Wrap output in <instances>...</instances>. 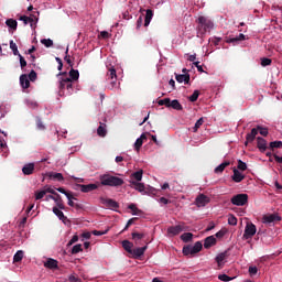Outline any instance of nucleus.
Wrapping results in <instances>:
<instances>
[{
    "mask_svg": "<svg viewBox=\"0 0 282 282\" xmlns=\"http://www.w3.org/2000/svg\"><path fill=\"white\" fill-rule=\"evenodd\" d=\"M101 186H112L118 187L124 184V180L118 176H113L111 174H104L99 177Z\"/></svg>",
    "mask_w": 282,
    "mask_h": 282,
    "instance_id": "obj_1",
    "label": "nucleus"
},
{
    "mask_svg": "<svg viewBox=\"0 0 282 282\" xmlns=\"http://www.w3.org/2000/svg\"><path fill=\"white\" fill-rule=\"evenodd\" d=\"M197 23V36H204L206 32H210L214 28L213 21L208 20L206 17H199Z\"/></svg>",
    "mask_w": 282,
    "mask_h": 282,
    "instance_id": "obj_2",
    "label": "nucleus"
},
{
    "mask_svg": "<svg viewBox=\"0 0 282 282\" xmlns=\"http://www.w3.org/2000/svg\"><path fill=\"white\" fill-rule=\"evenodd\" d=\"M234 206H246L248 204V194H238L230 199Z\"/></svg>",
    "mask_w": 282,
    "mask_h": 282,
    "instance_id": "obj_3",
    "label": "nucleus"
},
{
    "mask_svg": "<svg viewBox=\"0 0 282 282\" xmlns=\"http://www.w3.org/2000/svg\"><path fill=\"white\" fill-rule=\"evenodd\" d=\"M253 235H257V226L252 223H247L243 232V239H252Z\"/></svg>",
    "mask_w": 282,
    "mask_h": 282,
    "instance_id": "obj_4",
    "label": "nucleus"
},
{
    "mask_svg": "<svg viewBox=\"0 0 282 282\" xmlns=\"http://www.w3.org/2000/svg\"><path fill=\"white\" fill-rule=\"evenodd\" d=\"M19 21H23L24 25H28V23H30L31 29L35 30L36 23H39V18L36 15H32V17L21 15L19 18Z\"/></svg>",
    "mask_w": 282,
    "mask_h": 282,
    "instance_id": "obj_5",
    "label": "nucleus"
},
{
    "mask_svg": "<svg viewBox=\"0 0 282 282\" xmlns=\"http://www.w3.org/2000/svg\"><path fill=\"white\" fill-rule=\"evenodd\" d=\"M100 204H102V206H105V208H110V210H116V208L120 207L118 202H116L111 198H106V197L100 198Z\"/></svg>",
    "mask_w": 282,
    "mask_h": 282,
    "instance_id": "obj_6",
    "label": "nucleus"
},
{
    "mask_svg": "<svg viewBox=\"0 0 282 282\" xmlns=\"http://www.w3.org/2000/svg\"><path fill=\"white\" fill-rule=\"evenodd\" d=\"M281 221V216L279 214H267L262 217V224H274Z\"/></svg>",
    "mask_w": 282,
    "mask_h": 282,
    "instance_id": "obj_7",
    "label": "nucleus"
},
{
    "mask_svg": "<svg viewBox=\"0 0 282 282\" xmlns=\"http://www.w3.org/2000/svg\"><path fill=\"white\" fill-rule=\"evenodd\" d=\"M180 232H184V224L183 225L171 226V227L167 228L169 237H176V235H180Z\"/></svg>",
    "mask_w": 282,
    "mask_h": 282,
    "instance_id": "obj_8",
    "label": "nucleus"
},
{
    "mask_svg": "<svg viewBox=\"0 0 282 282\" xmlns=\"http://www.w3.org/2000/svg\"><path fill=\"white\" fill-rule=\"evenodd\" d=\"M130 187L134 188V191H138L142 195H144V193H147V186H144V183L130 181Z\"/></svg>",
    "mask_w": 282,
    "mask_h": 282,
    "instance_id": "obj_9",
    "label": "nucleus"
},
{
    "mask_svg": "<svg viewBox=\"0 0 282 282\" xmlns=\"http://www.w3.org/2000/svg\"><path fill=\"white\" fill-rule=\"evenodd\" d=\"M257 148L259 149L260 153H265V151H268V141L261 137H258Z\"/></svg>",
    "mask_w": 282,
    "mask_h": 282,
    "instance_id": "obj_10",
    "label": "nucleus"
},
{
    "mask_svg": "<svg viewBox=\"0 0 282 282\" xmlns=\"http://www.w3.org/2000/svg\"><path fill=\"white\" fill-rule=\"evenodd\" d=\"M226 259H228V251H224V252L219 253L218 256H216L215 261H216L219 270H221V268H224V261H226Z\"/></svg>",
    "mask_w": 282,
    "mask_h": 282,
    "instance_id": "obj_11",
    "label": "nucleus"
},
{
    "mask_svg": "<svg viewBox=\"0 0 282 282\" xmlns=\"http://www.w3.org/2000/svg\"><path fill=\"white\" fill-rule=\"evenodd\" d=\"M148 248V246H144L132 249V252L130 254H132L134 259H140V257L144 256V252H147Z\"/></svg>",
    "mask_w": 282,
    "mask_h": 282,
    "instance_id": "obj_12",
    "label": "nucleus"
},
{
    "mask_svg": "<svg viewBox=\"0 0 282 282\" xmlns=\"http://www.w3.org/2000/svg\"><path fill=\"white\" fill-rule=\"evenodd\" d=\"M259 135V130L257 128H252L251 132L247 133L246 135V147H248L249 142H254V139Z\"/></svg>",
    "mask_w": 282,
    "mask_h": 282,
    "instance_id": "obj_13",
    "label": "nucleus"
},
{
    "mask_svg": "<svg viewBox=\"0 0 282 282\" xmlns=\"http://www.w3.org/2000/svg\"><path fill=\"white\" fill-rule=\"evenodd\" d=\"M217 245V238L215 236H208L204 240V248L208 250L209 248H213V246Z\"/></svg>",
    "mask_w": 282,
    "mask_h": 282,
    "instance_id": "obj_14",
    "label": "nucleus"
},
{
    "mask_svg": "<svg viewBox=\"0 0 282 282\" xmlns=\"http://www.w3.org/2000/svg\"><path fill=\"white\" fill-rule=\"evenodd\" d=\"M78 188H80L82 193H91V191H96L98 188V185L96 184H77Z\"/></svg>",
    "mask_w": 282,
    "mask_h": 282,
    "instance_id": "obj_15",
    "label": "nucleus"
},
{
    "mask_svg": "<svg viewBox=\"0 0 282 282\" xmlns=\"http://www.w3.org/2000/svg\"><path fill=\"white\" fill-rule=\"evenodd\" d=\"M6 25L9 28V32H17V28H19V22L14 19H7Z\"/></svg>",
    "mask_w": 282,
    "mask_h": 282,
    "instance_id": "obj_16",
    "label": "nucleus"
},
{
    "mask_svg": "<svg viewBox=\"0 0 282 282\" xmlns=\"http://www.w3.org/2000/svg\"><path fill=\"white\" fill-rule=\"evenodd\" d=\"M97 135H99V138L107 137V123L99 122V127L97 128Z\"/></svg>",
    "mask_w": 282,
    "mask_h": 282,
    "instance_id": "obj_17",
    "label": "nucleus"
},
{
    "mask_svg": "<svg viewBox=\"0 0 282 282\" xmlns=\"http://www.w3.org/2000/svg\"><path fill=\"white\" fill-rule=\"evenodd\" d=\"M231 180L239 184V182H243L246 180V176L239 172V170L234 169V175L231 176Z\"/></svg>",
    "mask_w": 282,
    "mask_h": 282,
    "instance_id": "obj_18",
    "label": "nucleus"
},
{
    "mask_svg": "<svg viewBox=\"0 0 282 282\" xmlns=\"http://www.w3.org/2000/svg\"><path fill=\"white\" fill-rule=\"evenodd\" d=\"M208 202H210V198L204 194H200L196 197V206H205L208 204Z\"/></svg>",
    "mask_w": 282,
    "mask_h": 282,
    "instance_id": "obj_19",
    "label": "nucleus"
},
{
    "mask_svg": "<svg viewBox=\"0 0 282 282\" xmlns=\"http://www.w3.org/2000/svg\"><path fill=\"white\" fill-rule=\"evenodd\" d=\"M45 268H48V270H56L58 269V261L48 258L47 261L44 263Z\"/></svg>",
    "mask_w": 282,
    "mask_h": 282,
    "instance_id": "obj_20",
    "label": "nucleus"
},
{
    "mask_svg": "<svg viewBox=\"0 0 282 282\" xmlns=\"http://www.w3.org/2000/svg\"><path fill=\"white\" fill-rule=\"evenodd\" d=\"M142 175H144V171L139 170L131 174L130 180L131 182H142Z\"/></svg>",
    "mask_w": 282,
    "mask_h": 282,
    "instance_id": "obj_21",
    "label": "nucleus"
},
{
    "mask_svg": "<svg viewBox=\"0 0 282 282\" xmlns=\"http://www.w3.org/2000/svg\"><path fill=\"white\" fill-rule=\"evenodd\" d=\"M175 79L177 80V83H185V85H188V83H191V75L189 74L176 75Z\"/></svg>",
    "mask_w": 282,
    "mask_h": 282,
    "instance_id": "obj_22",
    "label": "nucleus"
},
{
    "mask_svg": "<svg viewBox=\"0 0 282 282\" xmlns=\"http://www.w3.org/2000/svg\"><path fill=\"white\" fill-rule=\"evenodd\" d=\"M144 140H147V134L142 133L140 138H138L134 142L135 151H140L142 149V144H144Z\"/></svg>",
    "mask_w": 282,
    "mask_h": 282,
    "instance_id": "obj_23",
    "label": "nucleus"
},
{
    "mask_svg": "<svg viewBox=\"0 0 282 282\" xmlns=\"http://www.w3.org/2000/svg\"><path fill=\"white\" fill-rule=\"evenodd\" d=\"M23 175H32L34 173V163L25 164L22 167Z\"/></svg>",
    "mask_w": 282,
    "mask_h": 282,
    "instance_id": "obj_24",
    "label": "nucleus"
},
{
    "mask_svg": "<svg viewBox=\"0 0 282 282\" xmlns=\"http://www.w3.org/2000/svg\"><path fill=\"white\" fill-rule=\"evenodd\" d=\"M20 85H21L22 89L30 88V79L28 78V75L20 76Z\"/></svg>",
    "mask_w": 282,
    "mask_h": 282,
    "instance_id": "obj_25",
    "label": "nucleus"
},
{
    "mask_svg": "<svg viewBox=\"0 0 282 282\" xmlns=\"http://www.w3.org/2000/svg\"><path fill=\"white\" fill-rule=\"evenodd\" d=\"M153 19V10H145L144 26L149 28L151 20Z\"/></svg>",
    "mask_w": 282,
    "mask_h": 282,
    "instance_id": "obj_26",
    "label": "nucleus"
},
{
    "mask_svg": "<svg viewBox=\"0 0 282 282\" xmlns=\"http://www.w3.org/2000/svg\"><path fill=\"white\" fill-rule=\"evenodd\" d=\"M53 213L54 215H56V217H58V219L61 221H63L65 224V221H67V217L65 216V214L63 213V210H59L58 207H53Z\"/></svg>",
    "mask_w": 282,
    "mask_h": 282,
    "instance_id": "obj_27",
    "label": "nucleus"
},
{
    "mask_svg": "<svg viewBox=\"0 0 282 282\" xmlns=\"http://www.w3.org/2000/svg\"><path fill=\"white\" fill-rule=\"evenodd\" d=\"M121 243H122V248H123V250H126V252H128L129 254H131V252H133V242H131L129 240H123Z\"/></svg>",
    "mask_w": 282,
    "mask_h": 282,
    "instance_id": "obj_28",
    "label": "nucleus"
},
{
    "mask_svg": "<svg viewBox=\"0 0 282 282\" xmlns=\"http://www.w3.org/2000/svg\"><path fill=\"white\" fill-rule=\"evenodd\" d=\"M183 254L188 257V254H197V251H195V247L187 245L183 247Z\"/></svg>",
    "mask_w": 282,
    "mask_h": 282,
    "instance_id": "obj_29",
    "label": "nucleus"
},
{
    "mask_svg": "<svg viewBox=\"0 0 282 282\" xmlns=\"http://www.w3.org/2000/svg\"><path fill=\"white\" fill-rule=\"evenodd\" d=\"M48 177L50 180H55L56 182H63V180H65L62 173L56 172H50Z\"/></svg>",
    "mask_w": 282,
    "mask_h": 282,
    "instance_id": "obj_30",
    "label": "nucleus"
},
{
    "mask_svg": "<svg viewBox=\"0 0 282 282\" xmlns=\"http://www.w3.org/2000/svg\"><path fill=\"white\" fill-rule=\"evenodd\" d=\"M53 202H55L59 210H65V204L63 203V198L59 196V194L55 195V198H53Z\"/></svg>",
    "mask_w": 282,
    "mask_h": 282,
    "instance_id": "obj_31",
    "label": "nucleus"
},
{
    "mask_svg": "<svg viewBox=\"0 0 282 282\" xmlns=\"http://www.w3.org/2000/svg\"><path fill=\"white\" fill-rule=\"evenodd\" d=\"M131 235H132V241H134L135 246L140 243L141 239H144V234L134 231Z\"/></svg>",
    "mask_w": 282,
    "mask_h": 282,
    "instance_id": "obj_32",
    "label": "nucleus"
},
{
    "mask_svg": "<svg viewBox=\"0 0 282 282\" xmlns=\"http://www.w3.org/2000/svg\"><path fill=\"white\" fill-rule=\"evenodd\" d=\"M68 78H70L72 82L78 80V78H80V73L78 72V69L72 68L68 73Z\"/></svg>",
    "mask_w": 282,
    "mask_h": 282,
    "instance_id": "obj_33",
    "label": "nucleus"
},
{
    "mask_svg": "<svg viewBox=\"0 0 282 282\" xmlns=\"http://www.w3.org/2000/svg\"><path fill=\"white\" fill-rule=\"evenodd\" d=\"M170 108L175 109L176 111H182V109H184V107H182V104H180V100L177 99H173L170 102Z\"/></svg>",
    "mask_w": 282,
    "mask_h": 282,
    "instance_id": "obj_34",
    "label": "nucleus"
},
{
    "mask_svg": "<svg viewBox=\"0 0 282 282\" xmlns=\"http://www.w3.org/2000/svg\"><path fill=\"white\" fill-rule=\"evenodd\" d=\"M73 199H76V197H74V195L70 194V197L68 198V206H70L72 208H76L77 210H80V208H83V205L74 203Z\"/></svg>",
    "mask_w": 282,
    "mask_h": 282,
    "instance_id": "obj_35",
    "label": "nucleus"
},
{
    "mask_svg": "<svg viewBox=\"0 0 282 282\" xmlns=\"http://www.w3.org/2000/svg\"><path fill=\"white\" fill-rule=\"evenodd\" d=\"M106 78L107 80H113L115 78H118V75L116 74V68H109Z\"/></svg>",
    "mask_w": 282,
    "mask_h": 282,
    "instance_id": "obj_36",
    "label": "nucleus"
},
{
    "mask_svg": "<svg viewBox=\"0 0 282 282\" xmlns=\"http://www.w3.org/2000/svg\"><path fill=\"white\" fill-rule=\"evenodd\" d=\"M227 166H230V162L225 161L224 163H221L220 165H218V166L214 170V172H215V173H221L223 171H226V167H227Z\"/></svg>",
    "mask_w": 282,
    "mask_h": 282,
    "instance_id": "obj_37",
    "label": "nucleus"
},
{
    "mask_svg": "<svg viewBox=\"0 0 282 282\" xmlns=\"http://www.w3.org/2000/svg\"><path fill=\"white\" fill-rule=\"evenodd\" d=\"M35 124H36V129H39V131H45V129H46L45 123H43V120L40 119V117L35 118Z\"/></svg>",
    "mask_w": 282,
    "mask_h": 282,
    "instance_id": "obj_38",
    "label": "nucleus"
},
{
    "mask_svg": "<svg viewBox=\"0 0 282 282\" xmlns=\"http://www.w3.org/2000/svg\"><path fill=\"white\" fill-rule=\"evenodd\" d=\"M128 208L132 212V215H142V209H139L135 204H130Z\"/></svg>",
    "mask_w": 282,
    "mask_h": 282,
    "instance_id": "obj_39",
    "label": "nucleus"
},
{
    "mask_svg": "<svg viewBox=\"0 0 282 282\" xmlns=\"http://www.w3.org/2000/svg\"><path fill=\"white\" fill-rule=\"evenodd\" d=\"M171 98H164V99H160L159 101H158V105L160 106V107H167V108H171Z\"/></svg>",
    "mask_w": 282,
    "mask_h": 282,
    "instance_id": "obj_40",
    "label": "nucleus"
},
{
    "mask_svg": "<svg viewBox=\"0 0 282 282\" xmlns=\"http://www.w3.org/2000/svg\"><path fill=\"white\" fill-rule=\"evenodd\" d=\"M239 41H246V35L243 33H240L237 37H231L227 40V43H237Z\"/></svg>",
    "mask_w": 282,
    "mask_h": 282,
    "instance_id": "obj_41",
    "label": "nucleus"
},
{
    "mask_svg": "<svg viewBox=\"0 0 282 282\" xmlns=\"http://www.w3.org/2000/svg\"><path fill=\"white\" fill-rule=\"evenodd\" d=\"M269 149H271V151H274V149H282V141L270 142Z\"/></svg>",
    "mask_w": 282,
    "mask_h": 282,
    "instance_id": "obj_42",
    "label": "nucleus"
},
{
    "mask_svg": "<svg viewBox=\"0 0 282 282\" xmlns=\"http://www.w3.org/2000/svg\"><path fill=\"white\" fill-rule=\"evenodd\" d=\"M182 241H184V243H188V241L193 240V234L192 232H185L181 236Z\"/></svg>",
    "mask_w": 282,
    "mask_h": 282,
    "instance_id": "obj_43",
    "label": "nucleus"
},
{
    "mask_svg": "<svg viewBox=\"0 0 282 282\" xmlns=\"http://www.w3.org/2000/svg\"><path fill=\"white\" fill-rule=\"evenodd\" d=\"M10 50H12L14 56H19L21 53H19V46H17V43L14 41H10Z\"/></svg>",
    "mask_w": 282,
    "mask_h": 282,
    "instance_id": "obj_44",
    "label": "nucleus"
},
{
    "mask_svg": "<svg viewBox=\"0 0 282 282\" xmlns=\"http://www.w3.org/2000/svg\"><path fill=\"white\" fill-rule=\"evenodd\" d=\"M20 261H23V251H17V253L13 256V262L19 263Z\"/></svg>",
    "mask_w": 282,
    "mask_h": 282,
    "instance_id": "obj_45",
    "label": "nucleus"
},
{
    "mask_svg": "<svg viewBox=\"0 0 282 282\" xmlns=\"http://www.w3.org/2000/svg\"><path fill=\"white\" fill-rule=\"evenodd\" d=\"M69 47L66 48L65 51V57L64 61L69 65V67H74V63L72 62V58L69 57Z\"/></svg>",
    "mask_w": 282,
    "mask_h": 282,
    "instance_id": "obj_46",
    "label": "nucleus"
},
{
    "mask_svg": "<svg viewBox=\"0 0 282 282\" xmlns=\"http://www.w3.org/2000/svg\"><path fill=\"white\" fill-rule=\"evenodd\" d=\"M72 78H68L67 84H66V89L68 91V95L72 96L74 94V84H72Z\"/></svg>",
    "mask_w": 282,
    "mask_h": 282,
    "instance_id": "obj_47",
    "label": "nucleus"
},
{
    "mask_svg": "<svg viewBox=\"0 0 282 282\" xmlns=\"http://www.w3.org/2000/svg\"><path fill=\"white\" fill-rule=\"evenodd\" d=\"M202 124H204V118H199L196 121V123H195V126L193 128L194 133H197V131L199 130V127H202Z\"/></svg>",
    "mask_w": 282,
    "mask_h": 282,
    "instance_id": "obj_48",
    "label": "nucleus"
},
{
    "mask_svg": "<svg viewBox=\"0 0 282 282\" xmlns=\"http://www.w3.org/2000/svg\"><path fill=\"white\" fill-rule=\"evenodd\" d=\"M228 224L229 226H237V217L235 215L229 214L228 215Z\"/></svg>",
    "mask_w": 282,
    "mask_h": 282,
    "instance_id": "obj_49",
    "label": "nucleus"
},
{
    "mask_svg": "<svg viewBox=\"0 0 282 282\" xmlns=\"http://www.w3.org/2000/svg\"><path fill=\"white\" fill-rule=\"evenodd\" d=\"M69 80V77H65V78H62L59 80V89L63 90V89H66L67 88V82Z\"/></svg>",
    "mask_w": 282,
    "mask_h": 282,
    "instance_id": "obj_50",
    "label": "nucleus"
},
{
    "mask_svg": "<svg viewBox=\"0 0 282 282\" xmlns=\"http://www.w3.org/2000/svg\"><path fill=\"white\" fill-rule=\"evenodd\" d=\"M78 252H83V245H75L72 249V254H78Z\"/></svg>",
    "mask_w": 282,
    "mask_h": 282,
    "instance_id": "obj_51",
    "label": "nucleus"
},
{
    "mask_svg": "<svg viewBox=\"0 0 282 282\" xmlns=\"http://www.w3.org/2000/svg\"><path fill=\"white\" fill-rule=\"evenodd\" d=\"M42 45H45V47H52V45H54V41H52L51 39H43L41 40Z\"/></svg>",
    "mask_w": 282,
    "mask_h": 282,
    "instance_id": "obj_52",
    "label": "nucleus"
},
{
    "mask_svg": "<svg viewBox=\"0 0 282 282\" xmlns=\"http://www.w3.org/2000/svg\"><path fill=\"white\" fill-rule=\"evenodd\" d=\"M197 98H199V90H194V93L189 97V101L197 102Z\"/></svg>",
    "mask_w": 282,
    "mask_h": 282,
    "instance_id": "obj_53",
    "label": "nucleus"
},
{
    "mask_svg": "<svg viewBox=\"0 0 282 282\" xmlns=\"http://www.w3.org/2000/svg\"><path fill=\"white\" fill-rule=\"evenodd\" d=\"M18 56L20 58V67H21V69L28 67V62L25 61V57L23 55H21V54L18 55Z\"/></svg>",
    "mask_w": 282,
    "mask_h": 282,
    "instance_id": "obj_54",
    "label": "nucleus"
},
{
    "mask_svg": "<svg viewBox=\"0 0 282 282\" xmlns=\"http://www.w3.org/2000/svg\"><path fill=\"white\" fill-rule=\"evenodd\" d=\"M256 129H258L260 135H263L264 138H267V135H268V128H263L261 126H258Z\"/></svg>",
    "mask_w": 282,
    "mask_h": 282,
    "instance_id": "obj_55",
    "label": "nucleus"
},
{
    "mask_svg": "<svg viewBox=\"0 0 282 282\" xmlns=\"http://www.w3.org/2000/svg\"><path fill=\"white\" fill-rule=\"evenodd\" d=\"M238 170L239 171H247L248 170V165L246 164V162L238 160Z\"/></svg>",
    "mask_w": 282,
    "mask_h": 282,
    "instance_id": "obj_56",
    "label": "nucleus"
},
{
    "mask_svg": "<svg viewBox=\"0 0 282 282\" xmlns=\"http://www.w3.org/2000/svg\"><path fill=\"white\" fill-rule=\"evenodd\" d=\"M194 247V252H202V248H204V245H202L200 241L195 242Z\"/></svg>",
    "mask_w": 282,
    "mask_h": 282,
    "instance_id": "obj_57",
    "label": "nucleus"
},
{
    "mask_svg": "<svg viewBox=\"0 0 282 282\" xmlns=\"http://www.w3.org/2000/svg\"><path fill=\"white\" fill-rule=\"evenodd\" d=\"M118 87V77L115 79H110V84L108 85V89H116Z\"/></svg>",
    "mask_w": 282,
    "mask_h": 282,
    "instance_id": "obj_58",
    "label": "nucleus"
},
{
    "mask_svg": "<svg viewBox=\"0 0 282 282\" xmlns=\"http://www.w3.org/2000/svg\"><path fill=\"white\" fill-rule=\"evenodd\" d=\"M261 65H262V67H268V65H272V59H270L268 57H263L261 59Z\"/></svg>",
    "mask_w": 282,
    "mask_h": 282,
    "instance_id": "obj_59",
    "label": "nucleus"
},
{
    "mask_svg": "<svg viewBox=\"0 0 282 282\" xmlns=\"http://www.w3.org/2000/svg\"><path fill=\"white\" fill-rule=\"evenodd\" d=\"M135 221H138V218H135V217L129 219L128 223H127V225H126V227L123 228V231H124V230H129V227H130V226H133V224H135Z\"/></svg>",
    "mask_w": 282,
    "mask_h": 282,
    "instance_id": "obj_60",
    "label": "nucleus"
},
{
    "mask_svg": "<svg viewBox=\"0 0 282 282\" xmlns=\"http://www.w3.org/2000/svg\"><path fill=\"white\" fill-rule=\"evenodd\" d=\"M57 191H58V193H62L63 195H65L67 197V199H69L72 197V193L65 191V188H63V187H58Z\"/></svg>",
    "mask_w": 282,
    "mask_h": 282,
    "instance_id": "obj_61",
    "label": "nucleus"
},
{
    "mask_svg": "<svg viewBox=\"0 0 282 282\" xmlns=\"http://www.w3.org/2000/svg\"><path fill=\"white\" fill-rule=\"evenodd\" d=\"M218 279H219V281H224V282L232 281V278H230L227 274H219Z\"/></svg>",
    "mask_w": 282,
    "mask_h": 282,
    "instance_id": "obj_62",
    "label": "nucleus"
},
{
    "mask_svg": "<svg viewBox=\"0 0 282 282\" xmlns=\"http://www.w3.org/2000/svg\"><path fill=\"white\" fill-rule=\"evenodd\" d=\"M46 193L45 189L41 191V192H36L35 193V199H43L45 197Z\"/></svg>",
    "mask_w": 282,
    "mask_h": 282,
    "instance_id": "obj_63",
    "label": "nucleus"
},
{
    "mask_svg": "<svg viewBox=\"0 0 282 282\" xmlns=\"http://www.w3.org/2000/svg\"><path fill=\"white\" fill-rule=\"evenodd\" d=\"M37 75L35 70H31L29 74V80H31V83H34V80H36Z\"/></svg>",
    "mask_w": 282,
    "mask_h": 282,
    "instance_id": "obj_64",
    "label": "nucleus"
}]
</instances>
